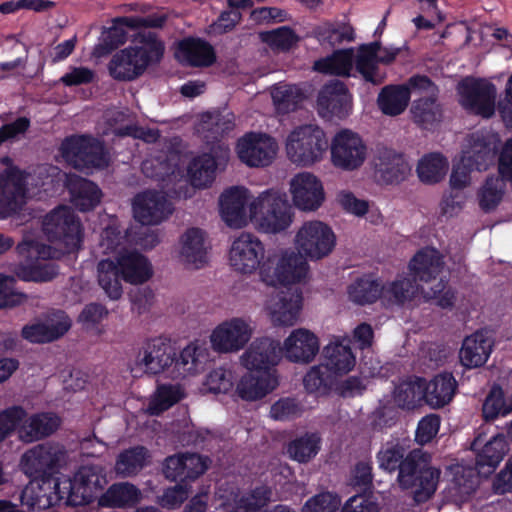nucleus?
I'll list each match as a JSON object with an SVG mask.
<instances>
[{
    "instance_id": "nucleus-22",
    "label": "nucleus",
    "mask_w": 512,
    "mask_h": 512,
    "mask_svg": "<svg viewBox=\"0 0 512 512\" xmlns=\"http://www.w3.org/2000/svg\"><path fill=\"white\" fill-rule=\"evenodd\" d=\"M239 357L240 365L250 372L277 371L282 360L280 343L268 336L255 338Z\"/></svg>"
},
{
    "instance_id": "nucleus-49",
    "label": "nucleus",
    "mask_w": 512,
    "mask_h": 512,
    "mask_svg": "<svg viewBox=\"0 0 512 512\" xmlns=\"http://www.w3.org/2000/svg\"><path fill=\"white\" fill-rule=\"evenodd\" d=\"M449 162L440 153L423 156L417 165V175L421 182L435 184L444 179L448 172Z\"/></svg>"
},
{
    "instance_id": "nucleus-20",
    "label": "nucleus",
    "mask_w": 512,
    "mask_h": 512,
    "mask_svg": "<svg viewBox=\"0 0 512 512\" xmlns=\"http://www.w3.org/2000/svg\"><path fill=\"white\" fill-rule=\"evenodd\" d=\"M255 197L243 186L225 189L218 200L221 219L230 228L246 227L251 221V202Z\"/></svg>"
},
{
    "instance_id": "nucleus-21",
    "label": "nucleus",
    "mask_w": 512,
    "mask_h": 512,
    "mask_svg": "<svg viewBox=\"0 0 512 512\" xmlns=\"http://www.w3.org/2000/svg\"><path fill=\"white\" fill-rule=\"evenodd\" d=\"M65 460L64 449L53 443L38 444L21 456V471L31 478H44L54 472Z\"/></svg>"
},
{
    "instance_id": "nucleus-50",
    "label": "nucleus",
    "mask_w": 512,
    "mask_h": 512,
    "mask_svg": "<svg viewBox=\"0 0 512 512\" xmlns=\"http://www.w3.org/2000/svg\"><path fill=\"white\" fill-rule=\"evenodd\" d=\"M184 396L185 391L180 384L160 385L150 397L145 411L150 415H159L179 402Z\"/></svg>"
},
{
    "instance_id": "nucleus-6",
    "label": "nucleus",
    "mask_w": 512,
    "mask_h": 512,
    "mask_svg": "<svg viewBox=\"0 0 512 512\" xmlns=\"http://www.w3.org/2000/svg\"><path fill=\"white\" fill-rule=\"evenodd\" d=\"M309 274V261L295 249L284 248L266 257L259 279L267 286L288 287L306 282Z\"/></svg>"
},
{
    "instance_id": "nucleus-1",
    "label": "nucleus",
    "mask_w": 512,
    "mask_h": 512,
    "mask_svg": "<svg viewBox=\"0 0 512 512\" xmlns=\"http://www.w3.org/2000/svg\"><path fill=\"white\" fill-rule=\"evenodd\" d=\"M43 231L58 247L52 248L26 236L17 246L24 261L15 269L16 275L24 281L46 282L57 274L54 264L47 260L58 258L61 253L77 250L83 240L80 221L74 211L60 206L51 211L43 221Z\"/></svg>"
},
{
    "instance_id": "nucleus-45",
    "label": "nucleus",
    "mask_w": 512,
    "mask_h": 512,
    "mask_svg": "<svg viewBox=\"0 0 512 512\" xmlns=\"http://www.w3.org/2000/svg\"><path fill=\"white\" fill-rule=\"evenodd\" d=\"M455 389L456 380L452 374H439L430 382H425V401L433 408L443 407L452 400Z\"/></svg>"
},
{
    "instance_id": "nucleus-40",
    "label": "nucleus",
    "mask_w": 512,
    "mask_h": 512,
    "mask_svg": "<svg viewBox=\"0 0 512 512\" xmlns=\"http://www.w3.org/2000/svg\"><path fill=\"white\" fill-rule=\"evenodd\" d=\"M374 165L379 178L385 183L400 182L410 171L406 159L390 149L379 150Z\"/></svg>"
},
{
    "instance_id": "nucleus-5",
    "label": "nucleus",
    "mask_w": 512,
    "mask_h": 512,
    "mask_svg": "<svg viewBox=\"0 0 512 512\" xmlns=\"http://www.w3.org/2000/svg\"><path fill=\"white\" fill-rule=\"evenodd\" d=\"M499 143L500 137L495 132L481 131L469 135L463 144L461 158L453 167L450 176L451 188L467 187L471 183L472 170H487L494 162Z\"/></svg>"
},
{
    "instance_id": "nucleus-54",
    "label": "nucleus",
    "mask_w": 512,
    "mask_h": 512,
    "mask_svg": "<svg viewBox=\"0 0 512 512\" xmlns=\"http://www.w3.org/2000/svg\"><path fill=\"white\" fill-rule=\"evenodd\" d=\"M425 380L409 379L399 383L393 392V399L398 407L412 408L425 399Z\"/></svg>"
},
{
    "instance_id": "nucleus-2",
    "label": "nucleus",
    "mask_w": 512,
    "mask_h": 512,
    "mask_svg": "<svg viewBox=\"0 0 512 512\" xmlns=\"http://www.w3.org/2000/svg\"><path fill=\"white\" fill-rule=\"evenodd\" d=\"M406 450L400 443H386L378 452L379 467L393 472L399 469L398 483L402 489H410L416 502L429 500L435 493L440 471L420 461L421 453L413 451L406 457Z\"/></svg>"
},
{
    "instance_id": "nucleus-24",
    "label": "nucleus",
    "mask_w": 512,
    "mask_h": 512,
    "mask_svg": "<svg viewBox=\"0 0 512 512\" xmlns=\"http://www.w3.org/2000/svg\"><path fill=\"white\" fill-rule=\"evenodd\" d=\"M289 193L293 205L300 211H316L325 201L322 181L307 171L299 172L290 179Z\"/></svg>"
},
{
    "instance_id": "nucleus-12",
    "label": "nucleus",
    "mask_w": 512,
    "mask_h": 512,
    "mask_svg": "<svg viewBox=\"0 0 512 512\" xmlns=\"http://www.w3.org/2000/svg\"><path fill=\"white\" fill-rule=\"evenodd\" d=\"M294 249L308 261L318 262L327 258L336 246L333 229L320 220L304 221L294 231Z\"/></svg>"
},
{
    "instance_id": "nucleus-18",
    "label": "nucleus",
    "mask_w": 512,
    "mask_h": 512,
    "mask_svg": "<svg viewBox=\"0 0 512 512\" xmlns=\"http://www.w3.org/2000/svg\"><path fill=\"white\" fill-rule=\"evenodd\" d=\"M279 145L276 138L263 132H248L237 140L235 152L248 167L263 168L277 157Z\"/></svg>"
},
{
    "instance_id": "nucleus-37",
    "label": "nucleus",
    "mask_w": 512,
    "mask_h": 512,
    "mask_svg": "<svg viewBox=\"0 0 512 512\" xmlns=\"http://www.w3.org/2000/svg\"><path fill=\"white\" fill-rule=\"evenodd\" d=\"M209 356V348L205 341H192L180 352L170 376L177 379L199 374L204 370Z\"/></svg>"
},
{
    "instance_id": "nucleus-8",
    "label": "nucleus",
    "mask_w": 512,
    "mask_h": 512,
    "mask_svg": "<svg viewBox=\"0 0 512 512\" xmlns=\"http://www.w3.org/2000/svg\"><path fill=\"white\" fill-rule=\"evenodd\" d=\"M105 469L100 465H83L72 477L57 478L58 493L65 505H87L99 498L107 484Z\"/></svg>"
},
{
    "instance_id": "nucleus-32",
    "label": "nucleus",
    "mask_w": 512,
    "mask_h": 512,
    "mask_svg": "<svg viewBox=\"0 0 512 512\" xmlns=\"http://www.w3.org/2000/svg\"><path fill=\"white\" fill-rule=\"evenodd\" d=\"M317 108L325 119L346 117L352 108V97L344 83L333 81L325 85L319 92Z\"/></svg>"
},
{
    "instance_id": "nucleus-23",
    "label": "nucleus",
    "mask_w": 512,
    "mask_h": 512,
    "mask_svg": "<svg viewBox=\"0 0 512 512\" xmlns=\"http://www.w3.org/2000/svg\"><path fill=\"white\" fill-rule=\"evenodd\" d=\"M165 21L164 13L116 18L113 21V26L103 33L101 43L95 46L93 54L96 57H101L123 44L127 38L125 28L161 27Z\"/></svg>"
},
{
    "instance_id": "nucleus-41",
    "label": "nucleus",
    "mask_w": 512,
    "mask_h": 512,
    "mask_svg": "<svg viewBox=\"0 0 512 512\" xmlns=\"http://www.w3.org/2000/svg\"><path fill=\"white\" fill-rule=\"evenodd\" d=\"M175 57L183 64L208 66L214 61L213 48L205 41L186 38L177 44Z\"/></svg>"
},
{
    "instance_id": "nucleus-26",
    "label": "nucleus",
    "mask_w": 512,
    "mask_h": 512,
    "mask_svg": "<svg viewBox=\"0 0 512 512\" xmlns=\"http://www.w3.org/2000/svg\"><path fill=\"white\" fill-rule=\"evenodd\" d=\"M175 363V352L170 344L162 339L150 341L143 352L140 353L130 372L133 377H141L143 374H159Z\"/></svg>"
},
{
    "instance_id": "nucleus-4",
    "label": "nucleus",
    "mask_w": 512,
    "mask_h": 512,
    "mask_svg": "<svg viewBox=\"0 0 512 512\" xmlns=\"http://www.w3.org/2000/svg\"><path fill=\"white\" fill-rule=\"evenodd\" d=\"M163 53L164 45L154 33L139 32L129 47L113 55L108 65L110 75L117 80H133L160 61Z\"/></svg>"
},
{
    "instance_id": "nucleus-11",
    "label": "nucleus",
    "mask_w": 512,
    "mask_h": 512,
    "mask_svg": "<svg viewBox=\"0 0 512 512\" xmlns=\"http://www.w3.org/2000/svg\"><path fill=\"white\" fill-rule=\"evenodd\" d=\"M417 289V286L406 278H396L385 285L365 278L350 285L348 296L352 302L360 305L372 303L377 299H381L385 305L404 304L412 299Z\"/></svg>"
},
{
    "instance_id": "nucleus-9",
    "label": "nucleus",
    "mask_w": 512,
    "mask_h": 512,
    "mask_svg": "<svg viewBox=\"0 0 512 512\" xmlns=\"http://www.w3.org/2000/svg\"><path fill=\"white\" fill-rule=\"evenodd\" d=\"M59 426L60 419L53 413L28 416L22 407L14 406L0 413V441L16 430L20 440L31 443L51 435Z\"/></svg>"
},
{
    "instance_id": "nucleus-48",
    "label": "nucleus",
    "mask_w": 512,
    "mask_h": 512,
    "mask_svg": "<svg viewBox=\"0 0 512 512\" xmlns=\"http://www.w3.org/2000/svg\"><path fill=\"white\" fill-rule=\"evenodd\" d=\"M353 49L335 51L332 55L319 59L314 63V70L324 74L349 76L353 68Z\"/></svg>"
},
{
    "instance_id": "nucleus-25",
    "label": "nucleus",
    "mask_w": 512,
    "mask_h": 512,
    "mask_svg": "<svg viewBox=\"0 0 512 512\" xmlns=\"http://www.w3.org/2000/svg\"><path fill=\"white\" fill-rule=\"evenodd\" d=\"M208 249L206 233L192 227L179 237L174 256L186 269L198 270L208 264Z\"/></svg>"
},
{
    "instance_id": "nucleus-15",
    "label": "nucleus",
    "mask_w": 512,
    "mask_h": 512,
    "mask_svg": "<svg viewBox=\"0 0 512 512\" xmlns=\"http://www.w3.org/2000/svg\"><path fill=\"white\" fill-rule=\"evenodd\" d=\"M63 159L74 168L85 170L103 168L109 163V154L101 142L87 136L66 139L61 145Z\"/></svg>"
},
{
    "instance_id": "nucleus-31",
    "label": "nucleus",
    "mask_w": 512,
    "mask_h": 512,
    "mask_svg": "<svg viewBox=\"0 0 512 512\" xmlns=\"http://www.w3.org/2000/svg\"><path fill=\"white\" fill-rule=\"evenodd\" d=\"M214 155L203 153L194 157L188 165L187 174L191 184L197 188L208 187L215 178L217 165L229 158L227 145L218 144L212 148Z\"/></svg>"
},
{
    "instance_id": "nucleus-3",
    "label": "nucleus",
    "mask_w": 512,
    "mask_h": 512,
    "mask_svg": "<svg viewBox=\"0 0 512 512\" xmlns=\"http://www.w3.org/2000/svg\"><path fill=\"white\" fill-rule=\"evenodd\" d=\"M444 267V257L437 249L426 247L419 250L409 262V271L414 281L408 280L418 288L412 299L421 293L424 299L435 300L442 308L452 306L455 295L446 288L442 276Z\"/></svg>"
},
{
    "instance_id": "nucleus-52",
    "label": "nucleus",
    "mask_w": 512,
    "mask_h": 512,
    "mask_svg": "<svg viewBox=\"0 0 512 512\" xmlns=\"http://www.w3.org/2000/svg\"><path fill=\"white\" fill-rule=\"evenodd\" d=\"M149 461V454L142 446L124 450L115 463V472L122 477H130L139 473Z\"/></svg>"
},
{
    "instance_id": "nucleus-7",
    "label": "nucleus",
    "mask_w": 512,
    "mask_h": 512,
    "mask_svg": "<svg viewBox=\"0 0 512 512\" xmlns=\"http://www.w3.org/2000/svg\"><path fill=\"white\" fill-rule=\"evenodd\" d=\"M328 148L324 130L315 124H302L291 129L285 137L287 159L298 167H311L323 160Z\"/></svg>"
},
{
    "instance_id": "nucleus-62",
    "label": "nucleus",
    "mask_w": 512,
    "mask_h": 512,
    "mask_svg": "<svg viewBox=\"0 0 512 512\" xmlns=\"http://www.w3.org/2000/svg\"><path fill=\"white\" fill-rule=\"evenodd\" d=\"M318 37L321 42H327L331 46L350 42L354 40L353 28L349 25L325 24L318 30Z\"/></svg>"
},
{
    "instance_id": "nucleus-47",
    "label": "nucleus",
    "mask_w": 512,
    "mask_h": 512,
    "mask_svg": "<svg viewBox=\"0 0 512 512\" xmlns=\"http://www.w3.org/2000/svg\"><path fill=\"white\" fill-rule=\"evenodd\" d=\"M97 280L104 293L112 300L123 294L122 277L114 258L101 260L97 265Z\"/></svg>"
},
{
    "instance_id": "nucleus-29",
    "label": "nucleus",
    "mask_w": 512,
    "mask_h": 512,
    "mask_svg": "<svg viewBox=\"0 0 512 512\" xmlns=\"http://www.w3.org/2000/svg\"><path fill=\"white\" fill-rule=\"evenodd\" d=\"M277 371L244 373L235 384V395L245 402L263 400L279 386Z\"/></svg>"
},
{
    "instance_id": "nucleus-61",
    "label": "nucleus",
    "mask_w": 512,
    "mask_h": 512,
    "mask_svg": "<svg viewBox=\"0 0 512 512\" xmlns=\"http://www.w3.org/2000/svg\"><path fill=\"white\" fill-rule=\"evenodd\" d=\"M335 381L336 379L321 363L308 371L304 377V386L309 392L325 393Z\"/></svg>"
},
{
    "instance_id": "nucleus-14",
    "label": "nucleus",
    "mask_w": 512,
    "mask_h": 512,
    "mask_svg": "<svg viewBox=\"0 0 512 512\" xmlns=\"http://www.w3.org/2000/svg\"><path fill=\"white\" fill-rule=\"evenodd\" d=\"M330 162L338 170L352 172L366 161L368 148L359 134L349 129L338 131L330 142Z\"/></svg>"
},
{
    "instance_id": "nucleus-46",
    "label": "nucleus",
    "mask_w": 512,
    "mask_h": 512,
    "mask_svg": "<svg viewBox=\"0 0 512 512\" xmlns=\"http://www.w3.org/2000/svg\"><path fill=\"white\" fill-rule=\"evenodd\" d=\"M377 49H379V42L362 45L354 57L356 70L366 81L373 84H380L384 80V74L378 67Z\"/></svg>"
},
{
    "instance_id": "nucleus-13",
    "label": "nucleus",
    "mask_w": 512,
    "mask_h": 512,
    "mask_svg": "<svg viewBox=\"0 0 512 512\" xmlns=\"http://www.w3.org/2000/svg\"><path fill=\"white\" fill-rule=\"evenodd\" d=\"M255 333L251 318L233 316L219 322L209 335L212 350L218 354H236L250 343Z\"/></svg>"
},
{
    "instance_id": "nucleus-43",
    "label": "nucleus",
    "mask_w": 512,
    "mask_h": 512,
    "mask_svg": "<svg viewBox=\"0 0 512 512\" xmlns=\"http://www.w3.org/2000/svg\"><path fill=\"white\" fill-rule=\"evenodd\" d=\"M181 155L174 150L151 156L142 163V171L149 178L164 180L180 174Z\"/></svg>"
},
{
    "instance_id": "nucleus-28",
    "label": "nucleus",
    "mask_w": 512,
    "mask_h": 512,
    "mask_svg": "<svg viewBox=\"0 0 512 512\" xmlns=\"http://www.w3.org/2000/svg\"><path fill=\"white\" fill-rule=\"evenodd\" d=\"M281 348L282 358L298 364L312 362L320 349L317 335L307 328L293 329L284 339Z\"/></svg>"
},
{
    "instance_id": "nucleus-27",
    "label": "nucleus",
    "mask_w": 512,
    "mask_h": 512,
    "mask_svg": "<svg viewBox=\"0 0 512 512\" xmlns=\"http://www.w3.org/2000/svg\"><path fill=\"white\" fill-rule=\"evenodd\" d=\"M34 180L33 175L14 168L0 174V217H6L22 206L29 192L25 186Z\"/></svg>"
},
{
    "instance_id": "nucleus-59",
    "label": "nucleus",
    "mask_w": 512,
    "mask_h": 512,
    "mask_svg": "<svg viewBox=\"0 0 512 512\" xmlns=\"http://www.w3.org/2000/svg\"><path fill=\"white\" fill-rule=\"evenodd\" d=\"M235 125V116L230 111L206 112L201 115L199 130L218 135L230 131Z\"/></svg>"
},
{
    "instance_id": "nucleus-53",
    "label": "nucleus",
    "mask_w": 512,
    "mask_h": 512,
    "mask_svg": "<svg viewBox=\"0 0 512 512\" xmlns=\"http://www.w3.org/2000/svg\"><path fill=\"white\" fill-rule=\"evenodd\" d=\"M507 182L499 177H488L477 193L479 206L482 210L489 212L494 210L503 200Z\"/></svg>"
},
{
    "instance_id": "nucleus-17",
    "label": "nucleus",
    "mask_w": 512,
    "mask_h": 512,
    "mask_svg": "<svg viewBox=\"0 0 512 512\" xmlns=\"http://www.w3.org/2000/svg\"><path fill=\"white\" fill-rule=\"evenodd\" d=\"M265 259V246L257 236L242 232L232 240L228 263L234 272L252 275L258 271L259 274Z\"/></svg>"
},
{
    "instance_id": "nucleus-36",
    "label": "nucleus",
    "mask_w": 512,
    "mask_h": 512,
    "mask_svg": "<svg viewBox=\"0 0 512 512\" xmlns=\"http://www.w3.org/2000/svg\"><path fill=\"white\" fill-rule=\"evenodd\" d=\"M114 260L118 265L123 281L129 284H143L149 281L154 274L150 260L137 251L123 250L115 255Z\"/></svg>"
},
{
    "instance_id": "nucleus-55",
    "label": "nucleus",
    "mask_w": 512,
    "mask_h": 512,
    "mask_svg": "<svg viewBox=\"0 0 512 512\" xmlns=\"http://www.w3.org/2000/svg\"><path fill=\"white\" fill-rule=\"evenodd\" d=\"M320 446L321 439L317 433H306L288 444L287 453L294 461L306 463L318 454Z\"/></svg>"
},
{
    "instance_id": "nucleus-63",
    "label": "nucleus",
    "mask_w": 512,
    "mask_h": 512,
    "mask_svg": "<svg viewBox=\"0 0 512 512\" xmlns=\"http://www.w3.org/2000/svg\"><path fill=\"white\" fill-rule=\"evenodd\" d=\"M341 505L340 497L332 492H321L306 501L302 512H336Z\"/></svg>"
},
{
    "instance_id": "nucleus-38",
    "label": "nucleus",
    "mask_w": 512,
    "mask_h": 512,
    "mask_svg": "<svg viewBox=\"0 0 512 512\" xmlns=\"http://www.w3.org/2000/svg\"><path fill=\"white\" fill-rule=\"evenodd\" d=\"M494 340L488 332L477 331L467 336L459 351L461 364L469 369L483 366L490 357Z\"/></svg>"
},
{
    "instance_id": "nucleus-39",
    "label": "nucleus",
    "mask_w": 512,
    "mask_h": 512,
    "mask_svg": "<svg viewBox=\"0 0 512 512\" xmlns=\"http://www.w3.org/2000/svg\"><path fill=\"white\" fill-rule=\"evenodd\" d=\"M483 438L477 436L471 448L476 452V466L480 474H490L501 462L507 452L505 438L501 435L492 437L483 446Z\"/></svg>"
},
{
    "instance_id": "nucleus-58",
    "label": "nucleus",
    "mask_w": 512,
    "mask_h": 512,
    "mask_svg": "<svg viewBox=\"0 0 512 512\" xmlns=\"http://www.w3.org/2000/svg\"><path fill=\"white\" fill-rule=\"evenodd\" d=\"M234 380V370L230 367L220 366L207 374L203 385L211 393H228L236 384Z\"/></svg>"
},
{
    "instance_id": "nucleus-33",
    "label": "nucleus",
    "mask_w": 512,
    "mask_h": 512,
    "mask_svg": "<svg viewBox=\"0 0 512 512\" xmlns=\"http://www.w3.org/2000/svg\"><path fill=\"white\" fill-rule=\"evenodd\" d=\"M347 337L336 336L323 348L324 367L337 379L348 374L356 365V357Z\"/></svg>"
},
{
    "instance_id": "nucleus-64",
    "label": "nucleus",
    "mask_w": 512,
    "mask_h": 512,
    "mask_svg": "<svg viewBox=\"0 0 512 512\" xmlns=\"http://www.w3.org/2000/svg\"><path fill=\"white\" fill-rule=\"evenodd\" d=\"M261 39L271 48L277 50H288L294 46L297 41V35L288 27H280L273 31L261 33Z\"/></svg>"
},
{
    "instance_id": "nucleus-35",
    "label": "nucleus",
    "mask_w": 512,
    "mask_h": 512,
    "mask_svg": "<svg viewBox=\"0 0 512 512\" xmlns=\"http://www.w3.org/2000/svg\"><path fill=\"white\" fill-rule=\"evenodd\" d=\"M478 485L475 469L460 464L448 470V484L444 490L445 498L457 505L470 499Z\"/></svg>"
},
{
    "instance_id": "nucleus-34",
    "label": "nucleus",
    "mask_w": 512,
    "mask_h": 512,
    "mask_svg": "<svg viewBox=\"0 0 512 512\" xmlns=\"http://www.w3.org/2000/svg\"><path fill=\"white\" fill-rule=\"evenodd\" d=\"M21 503L31 510L47 509L50 506L63 504L62 495L57 489V478L30 481L22 491Z\"/></svg>"
},
{
    "instance_id": "nucleus-51",
    "label": "nucleus",
    "mask_w": 512,
    "mask_h": 512,
    "mask_svg": "<svg viewBox=\"0 0 512 512\" xmlns=\"http://www.w3.org/2000/svg\"><path fill=\"white\" fill-rule=\"evenodd\" d=\"M409 100V91L405 86L391 85L382 89L377 101L384 114L396 116L406 109Z\"/></svg>"
},
{
    "instance_id": "nucleus-44",
    "label": "nucleus",
    "mask_w": 512,
    "mask_h": 512,
    "mask_svg": "<svg viewBox=\"0 0 512 512\" xmlns=\"http://www.w3.org/2000/svg\"><path fill=\"white\" fill-rule=\"evenodd\" d=\"M141 496V491L131 483H115L99 496L98 505L107 508L131 507L140 501Z\"/></svg>"
},
{
    "instance_id": "nucleus-16",
    "label": "nucleus",
    "mask_w": 512,
    "mask_h": 512,
    "mask_svg": "<svg viewBox=\"0 0 512 512\" xmlns=\"http://www.w3.org/2000/svg\"><path fill=\"white\" fill-rule=\"evenodd\" d=\"M459 102L470 113L490 118L496 109V86L487 79L466 77L457 86Z\"/></svg>"
},
{
    "instance_id": "nucleus-30",
    "label": "nucleus",
    "mask_w": 512,
    "mask_h": 512,
    "mask_svg": "<svg viewBox=\"0 0 512 512\" xmlns=\"http://www.w3.org/2000/svg\"><path fill=\"white\" fill-rule=\"evenodd\" d=\"M134 218L143 225H157L166 220L173 211L171 203L163 193L145 191L133 200Z\"/></svg>"
},
{
    "instance_id": "nucleus-42",
    "label": "nucleus",
    "mask_w": 512,
    "mask_h": 512,
    "mask_svg": "<svg viewBox=\"0 0 512 512\" xmlns=\"http://www.w3.org/2000/svg\"><path fill=\"white\" fill-rule=\"evenodd\" d=\"M71 200L82 211L93 209L101 199V191L91 181L76 175H66Z\"/></svg>"
},
{
    "instance_id": "nucleus-19",
    "label": "nucleus",
    "mask_w": 512,
    "mask_h": 512,
    "mask_svg": "<svg viewBox=\"0 0 512 512\" xmlns=\"http://www.w3.org/2000/svg\"><path fill=\"white\" fill-rule=\"evenodd\" d=\"M303 293L299 288L280 291L264 303V311L274 327H292L300 320Z\"/></svg>"
},
{
    "instance_id": "nucleus-10",
    "label": "nucleus",
    "mask_w": 512,
    "mask_h": 512,
    "mask_svg": "<svg viewBox=\"0 0 512 512\" xmlns=\"http://www.w3.org/2000/svg\"><path fill=\"white\" fill-rule=\"evenodd\" d=\"M251 223L267 234L287 230L292 224V212L285 194L277 190H266L251 202Z\"/></svg>"
},
{
    "instance_id": "nucleus-57",
    "label": "nucleus",
    "mask_w": 512,
    "mask_h": 512,
    "mask_svg": "<svg viewBox=\"0 0 512 512\" xmlns=\"http://www.w3.org/2000/svg\"><path fill=\"white\" fill-rule=\"evenodd\" d=\"M411 114L415 122L427 127L440 121L442 112L436 97L419 98L411 107Z\"/></svg>"
},
{
    "instance_id": "nucleus-60",
    "label": "nucleus",
    "mask_w": 512,
    "mask_h": 512,
    "mask_svg": "<svg viewBox=\"0 0 512 512\" xmlns=\"http://www.w3.org/2000/svg\"><path fill=\"white\" fill-rule=\"evenodd\" d=\"M271 97L276 109L286 113L296 108L302 99V94L296 86L281 84L272 89Z\"/></svg>"
},
{
    "instance_id": "nucleus-56",
    "label": "nucleus",
    "mask_w": 512,
    "mask_h": 512,
    "mask_svg": "<svg viewBox=\"0 0 512 512\" xmlns=\"http://www.w3.org/2000/svg\"><path fill=\"white\" fill-rule=\"evenodd\" d=\"M512 411V394L505 395L499 386L492 387L483 404V415L486 420L506 416Z\"/></svg>"
}]
</instances>
